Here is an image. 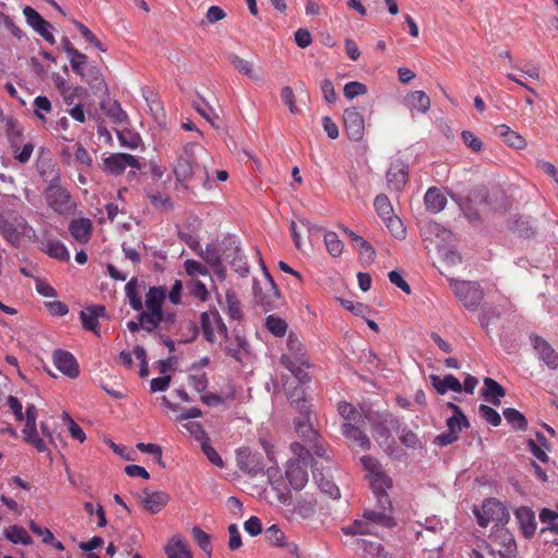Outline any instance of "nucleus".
Here are the masks:
<instances>
[{"label": "nucleus", "mask_w": 558, "mask_h": 558, "mask_svg": "<svg viewBox=\"0 0 558 558\" xmlns=\"http://www.w3.org/2000/svg\"><path fill=\"white\" fill-rule=\"evenodd\" d=\"M280 364L289 369L300 384L311 381V376L306 368H310L312 363L302 341L296 335L290 333L288 336L287 352L281 354Z\"/></svg>", "instance_id": "f257e3e1"}, {"label": "nucleus", "mask_w": 558, "mask_h": 558, "mask_svg": "<svg viewBox=\"0 0 558 558\" xmlns=\"http://www.w3.org/2000/svg\"><path fill=\"white\" fill-rule=\"evenodd\" d=\"M396 524L392 514L385 510H365L362 519L355 520L341 530L345 535H373L377 534L378 526L391 529Z\"/></svg>", "instance_id": "f03ea898"}, {"label": "nucleus", "mask_w": 558, "mask_h": 558, "mask_svg": "<svg viewBox=\"0 0 558 558\" xmlns=\"http://www.w3.org/2000/svg\"><path fill=\"white\" fill-rule=\"evenodd\" d=\"M44 196L48 207L59 215H69L76 207L71 193L61 185L59 170H52L48 186L44 191Z\"/></svg>", "instance_id": "7ed1b4c3"}, {"label": "nucleus", "mask_w": 558, "mask_h": 558, "mask_svg": "<svg viewBox=\"0 0 558 558\" xmlns=\"http://www.w3.org/2000/svg\"><path fill=\"white\" fill-rule=\"evenodd\" d=\"M167 295L165 287H151L145 295L146 310L140 314L142 329L151 332L163 320L162 304Z\"/></svg>", "instance_id": "20e7f679"}, {"label": "nucleus", "mask_w": 558, "mask_h": 558, "mask_svg": "<svg viewBox=\"0 0 558 558\" xmlns=\"http://www.w3.org/2000/svg\"><path fill=\"white\" fill-rule=\"evenodd\" d=\"M482 546L488 556L513 557L517 551V544L513 535L504 526L496 527L487 541H482Z\"/></svg>", "instance_id": "39448f33"}, {"label": "nucleus", "mask_w": 558, "mask_h": 558, "mask_svg": "<svg viewBox=\"0 0 558 558\" xmlns=\"http://www.w3.org/2000/svg\"><path fill=\"white\" fill-rule=\"evenodd\" d=\"M259 262L264 272V282L262 286L259 281L254 280L253 293L256 302L259 303L264 310L268 312L278 307L280 293L260 257Z\"/></svg>", "instance_id": "423d86ee"}, {"label": "nucleus", "mask_w": 558, "mask_h": 558, "mask_svg": "<svg viewBox=\"0 0 558 558\" xmlns=\"http://www.w3.org/2000/svg\"><path fill=\"white\" fill-rule=\"evenodd\" d=\"M449 286L463 306L470 311H475L484 298L477 282L449 279Z\"/></svg>", "instance_id": "0eeeda50"}, {"label": "nucleus", "mask_w": 558, "mask_h": 558, "mask_svg": "<svg viewBox=\"0 0 558 558\" xmlns=\"http://www.w3.org/2000/svg\"><path fill=\"white\" fill-rule=\"evenodd\" d=\"M194 150L195 144L187 143L177 156L173 173L177 181L181 184L189 182L193 178L195 170L198 168Z\"/></svg>", "instance_id": "6e6552de"}, {"label": "nucleus", "mask_w": 558, "mask_h": 558, "mask_svg": "<svg viewBox=\"0 0 558 558\" xmlns=\"http://www.w3.org/2000/svg\"><path fill=\"white\" fill-rule=\"evenodd\" d=\"M477 522L481 526H487L490 522H495L496 527L508 522L509 512L505 506L497 499H486L482 509L475 512Z\"/></svg>", "instance_id": "1a4fd4ad"}, {"label": "nucleus", "mask_w": 558, "mask_h": 558, "mask_svg": "<svg viewBox=\"0 0 558 558\" xmlns=\"http://www.w3.org/2000/svg\"><path fill=\"white\" fill-rule=\"evenodd\" d=\"M201 326L204 337L211 343L216 341V335L228 338V328L217 311L204 312L201 315Z\"/></svg>", "instance_id": "9d476101"}, {"label": "nucleus", "mask_w": 558, "mask_h": 558, "mask_svg": "<svg viewBox=\"0 0 558 558\" xmlns=\"http://www.w3.org/2000/svg\"><path fill=\"white\" fill-rule=\"evenodd\" d=\"M530 342L538 359L549 368L558 369V352L543 337L532 333Z\"/></svg>", "instance_id": "9b49d317"}, {"label": "nucleus", "mask_w": 558, "mask_h": 558, "mask_svg": "<svg viewBox=\"0 0 558 558\" xmlns=\"http://www.w3.org/2000/svg\"><path fill=\"white\" fill-rule=\"evenodd\" d=\"M128 167L141 169V165L135 156L118 153L104 159V171L112 175H121Z\"/></svg>", "instance_id": "f8f14e48"}, {"label": "nucleus", "mask_w": 558, "mask_h": 558, "mask_svg": "<svg viewBox=\"0 0 558 558\" xmlns=\"http://www.w3.org/2000/svg\"><path fill=\"white\" fill-rule=\"evenodd\" d=\"M26 220L23 217L15 216L12 219L4 215H0V233L2 238L17 247L22 240L20 229H24Z\"/></svg>", "instance_id": "ddd939ff"}, {"label": "nucleus", "mask_w": 558, "mask_h": 558, "mask_svg": "<svg viewBox=\"0 0 558 558\" xmlns=\"http://www.w3.org/2000/svg\"><path fill=\"white\" fill-rule=\"evenodd\" d=\"M343 125L350 140L355 142L362 140L365 130L364 117L356 108L352 107L344 110Z\"/></svg>", "instance_id": "4468645a"}, {"label": "nucleus", "mask_w": 558, "mask_h": 558, "mask_svg": "<svg viewBox=\"0 0 558 558\" xmlns=\"http://www.w3.org/2000/svg\"><path fill=\"white\" fill-rule=\"evenodd\" d=\"M308 461L304 460H290L287 463L286 477L293 489L301 490L308 482Z\"/></svg>", "instance_id": "2eb2a0df"}, {"label": "nucleus", "mask_w": 558, "mask_h": 558, "mask_svg": "<svg viewBox=\"0 0 558 558\" xmlns=\"http://www.w3.org/2000/svg\"><path fill=\"white\" fill-rule=\"evenodd\" d=\"M39 250L49 257L59 262H69L70 252L66 246L57 238L48 232H44L39 239Z\"/></svg>", "instance_id": "dca6fc26"}, {"label": "nucleus", "mask_w": 558, "mask_h": 558, "mask_svg": "<svg viewBox=\"0 0 558 558\" xmlns=\"http://www.w3.org/2000/svg\"><path fill=\"white\" fill-rule=\"evenodd\" d=\"M223 254L235 272L241 277L247 276L250 267L236 241L230 239L225 243Z\"/></svg>", "instance_id": "f3484780"}, {"label": "nucleus", "mask_w": 558, "mask_h": 558, "mask_svg": "<svg viewBox=\"0 0 558 558\" xmlns=\"http://www.w3.org/2000/svg\"><path fill=\"white\" fill-rule=\"evenodd\" d=\"M23 14L27 24L45 40H47L50 45L56 43L54 37L50 32V28L52 27L51 24L47 22L35 9L32 7H25L23 9Z\"/></svg>", "instance_id": "a211bd4d"}, {"label": "nucleus", "mask_w": 558, "mask_h": 558, "mask_svg": "<svg viewBox=\"0 0 558 558\" xmlns=\"http://www.w3.org/2000/svg\"><path fill=\"white\" fill-rule=\"evenodd\" d=\"M197 254L213 269L220 280L226 279L227 269L222 263L218 245L214 243L207 244L206 247L204 250L201 248Z\"/></svg>", "instance_id": "6ab92c4d"}, {"label": "nucleus", "mask_w": 558, "mask_h": 558, "mask_svg": "<svg viewBox=\"0 0 558 558\" xmlns=\"http://www.w3.org/2000/svg\"><path fill=\"white\" fill-rule=\"evenodd\" d=\"M236 463L242 471L251 475H257L264 470L262 457L246 447L236 451Z\"/></svg>", "instance_id": "aec40b11"}, {"label": "nucleus", "mask_w": 558, "mask_h": 558, "mask_svg": "<svg viewBox=\"0 0 558 558\" xmlns=\"http://www.w3.org/2000/svg\"><path fill=\"white\" fill-rule=\"evenodd\" d=\"M53 365L65 376L76 378L80 375V366L74 355L64 350H54L52 354Z\"/></svg>", "instance_id": "412c9836"}, {"label": "nucleus", "mask_w": 558, "mask_h": 558, "mask_svg": "<svg viewBox=\"0 0 558 558\" xmlns=\"http://www.w3.org/2000/svg\"><path fill=\"white\" fill-rule=\"evenodd\" d=\"M364 427L365 423L356 424L354 422H344L341 425V433L348 440L354 444L355 447H359L362 450H368L371 448V440L364 433Z\"/></svg>", "instance_id": "4be33fe9"}, {"label": "nucleus", "mask_w": 558, "mask_h": 558, "mask_svg": "<svg viewBox=\"0 0 558 558\" xmlns=\"http://www.w3.org/2000/svg\"><path fill=\"white\" fill-rule=\"evenodd\" d=\"M69 232L71 236L81 244H86L92 236L93 222L88 218H77L69 223Z\"/></svg>", "instance_id": "5701e85b"}, {"label": "nucleus", "mask_w": 558, "mask_h": 558, "mask_svg": "<svg viewBox=\"0 0 558 558\" xmlns=\"http://www.w3.org/2000/svg\"><path fill=\"white\" fill-rule=\"evenodd\" d=\"M408 182V167L401 161H395L387 171L389 189L400 191Z\"/></svg>", "instance_id": "b1692460"}, {"label": "nucleus", "mask_w": 558, "mask_h": 558, "mask_svg": "<svg viewBox=\"0 0 558 558\" xmlns=\"http://www.w3.org/2000/svg\"><path fill=\"white\" fill-rule=\"evenodd\" d=\"M144 494L142 505L153 514L160 512L170 500V496L165 492H145Z\"/></svg>", "instance_id": "393cba45"}, {"label": "nucleus", "mask_w": 558, "mask_h": 558, "mask_svg": "<svg viewBox=\"0 0 558 558\" xmlns=\"http://www.w3.org/2000/svg\"><path fill=\"white\" fill-rule=\"evenodd\" d=\"M104 305H93L81 312L82 324L85 329L98 333V318L105 316Z\"/></svg>", "instance_id": "a878e982"}, {"label": "nucleus", "mask_w": 558, "mask_h": 558, "mask_svg": "<svg viewBox=\"0 0 558 558\" xmlns=\"http://www.w3.org/2000/svg\"><path fill=\"white\" fill-rule=\"evenodd\" d=\"M429 380L439 395H445L449 390L454 392L462 391V384L456 376L451 374L446 375L444 378L433 374L429 375Z\"/></svg>", "instance_id": "bb28decb"}, {"label": "nucleus", "mask_w": 558, "mask_h": 558, "mask_svg": "<svg viewBox=\"0 0 558 558\" xmlns=\"http://www.w3.org/2000/svg\"><path fill=\"white\" fill-rule=\"evenodd\" d=\"M499 137L504 141L505 144L514 148V149H523L526 147L527 143L525 138L513 131L506 124H500L496 128Z\"/></svg>", "instance_id": "cd10ccee"}, {"label": "nucleus", "mask_w": 558, "mask_h": 558, "mask_svg": "<svg viewBox=\"0 0 558 558\" xmlns=\"http://www.w3.org/2000/svg\"><path fill=\"white\" fill-rule=\"evenodd\" d=\"M424 202L427 210L437 214L445 208L447 198L437 187H429L425 193Z\"/></svg>", "instance_id": "c85d7f7f"}, {"label": "nucleus", "mask_w": 558, "mask_h": 558, "mask_svg": "<svg viewBox=\"0 0 558 558\" xmlns=\"http://www.w3.org/2000/svg\"><path fill=\"white\" fill-rule=\"evenodd\" d=\"M484 386L485 390L483 391V397L494 405L499 407L500 398L506 396L505 388L495 379L489 377L484 378Z\"/></svg>", "instance_id": "c756f323"}, {"label": "nucleus", "mask_w": 558, "mask_h": 558, "mask_svg": "<svg viewBox=\"0 0 558 558\" xmlns=\"http://www.w3.org/2000/svg\"><path fill=\"white\" fill-rule=\"evenodd\" d=\"M95 92H106L107 85L98 66L89 65L81 77Z\"/></svg>", "instance_id": "7c9ffc66"}, {"label": "nucleus", "mask_w": 558, "mask_h": 558, "mask_svg": "<svg viewBox=\"0 0 558 558\" xmlns=\"http://www.w3.org/2000/svg\"><path fill=\"white\" fill-rule=\"evenodd\" d=\"M313 477L316 484L318 485L319 489L328 495L329 497L337 499L340 497V489L338 486L333 483V481L330 478V476L325 475L323 472H319L317 470L313 471Z\"/></svg>", "instance_id": "2f4dec72"}, {"label": "nucleus", "mask_w": 558, "mask_h": 558, "mask_svg": "<svg viewBox=\"0 0 558 558\" xmlns=\"http://www.w3.org/2000/svg\"><path fill=\"white\" fill-rule=\"evenodd\" d=\"M72 149L73 161L76 163L78 171H89L93 168L94 159L88 150L80 142H76Z\"/></svg>", "instance_id": "473e14b6"}, {"label": "nucleus", "mask_w": 558, "mask_h": 558, "mask_svg": "<svg viewBox=\"0 0 558 558\" xmlns=\"http://www.w3.org/2000/svg\"><path fill=\"white\" fill-rule=\"evenodd\" d=\"M515 515L520 522L523 534L526 537L532 536L536 530V521L533 511L526 507H521L515 511Z\"/></svg>", "instance_id": "72a5a7b5"}, {"label": "nucleus", "mask_w": 558, "mask_h": 558, "mask_svg": "<svg viewBox=\"0 0 558 558\" xmlns=\"http://www.w3.org/2000/svg\"><path fill=\"white\" fill-rule=\"evenodd\" d=\"M277 474H278V470H276L274 468H269L267 470L268 481H269L272 489H275L277 492L278 501L284 506H288L290 502V499H291V494L286 487H282V483H281L280 478L277 477Z\"/></svg>", "instance_id": "f704fd0d"}, {"label": "nucleus", "mask_w": 558, "mask_h": 558, "mask_svg": "<svg viewBox=\"0 0 558 558\" xmlns=\"http://www.w3.org/2000/svg\"><path fill=\"white\" fill-rule=\"evenodd\" d=\"M168 558H192L186 544L181 537H172L165 547Z\"/></svg>", "instance_id": "c9c22d12"}, {"label": "nucleus", "mask_w": 558, "mask_h": 558, "mask_svg": "<svg viewBox=\"0 0 558 558\" xmlns=\"http://www.w3.org/2000/svg\"><path fill=\"white\" fill-rule=\"evenodd\" d=\"M337 410L345 422L364 424L368 418L366 415H363L361 412H359L354 405L345 401L339 402L337 405Z\"/></svg>", "instance_id": "e433bc0d"}, {"label": "nucleus", "mask_w": 558, "mask_h": 558, "mask_svg": "<svg viewBox=\"0 0 558 558\" xmlns=\"http://www.w3.org/2000/svg\"><path fill=\"white\" fill-rule=\"evenodd\" d=\"M407 104L411 109L426 113L430 107V99L425 92L415 90L408 94Z\"/></svg>", "instance_id": "4c0bfd02"}, {"label": "nucleus", "mask_w": 558, "mask_h": 558, "mask_svg": "<svg viewBox=\"0 0 558 558\" xmlns=\"http://www.w3.org/2000/svg\"><path fill=\"white\" fill-rule=\"evenodd\" d=\"M229 62L234 66L235 70H238L243 75L250 77L253 81L258 80V74L253 69V65L250 61L244 60L243 58L239 57L235 53H230L228 56Z\"/></svg>", "instance_id": "58836bf2"}, {"label": "nucleus", "mask_w": 558, "mask_h": 558, "mask_svg": "<svg viewBox=\"0 0 558 558\" xmlns=\"http://www.w3.org/2000/svg\"><path fill=\"white\" fill-rule=\"evenodd\" d=\"M341 230L344 234H347L352 242H354L360 250V253L367 257L368 259H373L375 256V251L373 246L364 240L362 236L356 234L354 231L350 230L347 227H341Z\"/></svg>", "instance_id": "ea45409f"}, {"label": "nucleus", "mask_w": 558, "mask_h": 558, "mask_svg": "<svg viewBox=\"0 0 558 558\" xmlns=\"http://www.w3.org/2000/svg\"><path fill=\"white\" fill-rule=\"evenodd\" d=\"M226 311L229 317L233 320H240L242 318V306L241 302L233 290L226 292Z\"/></svg>", "instance_id": "a19ab883"}, {"label": "nucleus", "mask_w": 558, "mask_h": 558, "mask_svg": "<svg viewBox=\"0 0 558 558\" xmlns=\"http://www.w3.org/2000/svg\"><path fill=\"white\" fill-rule=\"evenodd\" d=\"M4 536L13 544L31 545L33 543L26 530L19 525H11L5 529Z\"/></svg>", "instance_id": "79ce46f5"}, {"label": "nucleus", "mask_w": 558, "mask_h": 558, "mask_svg": "<svg viewBox=\"0 0 558 558\" xmlns=\"http://www.w3.org/2000/svg\"><path fill=\"white\" fill-rule=\"evenodd\" d=\"M368 480L374 494H378L379 492H386L388 488L392 486L391 478L387 474H385L383 470L376 472L373 475H369Z\"/></svg>", "instance_id": "37998d69"}, {"label": "nucleus", "mask_w": 558, "mask_h": 558, "mask_svg": "<svg viewBox=\"0 0 558 558\" xmlns=\"http://www.w3.org/2000/svg\"><path fill=\"white\" fill-rule=\"evenodd\" d=\"M137 278L133 277L129 280V282L125 284V294L129 299L130 305L135 311H142L143 310V302L142 298L137 293Z\"/></svg>", "instance_id": "c03bdc74"}, {"label": "nucleus", "mask_w": 558, "mask_h": 558, "mask_svg": "<svg viewBox=\"0 0 558 558\" xmlns=\"http://www.w3.org/2000/svg\"><path fill=\"white\" fill-rule=\"evenodd\" d=\"M326 250L332 257H339L343 252V243L338 234L333 231H328L324 235Z\"/></svg>", "instance_id": "a18cd8bd"}, {"label": "nucleus", "mask_w": 558, "mask_h": 558, "mask_svg": "<svg viewBox=\"0 0 558 558\" xmlns=\"http://www.w3.org/2000/svg\"><path fill=\"white\" fill-rule=\"evenodd\" d=\"M504 416L506 421L515 429L525 430L527 427V421L525 416L513 408H507L504 410Z\"/></svg>", "instance_id": "49530a36"}, {"label": "nucleus", "mask_w": 558, "mask_h": 558, "mask_svg": "<svg viewBox=\"0 0 558 558\" xmlns=\"http://www.w3.org/2000/svg\"><path fill=\"white\" fill-rule=\"evenodd\" d=\"M265 537L269 545L274 547L283 548L287 542L286 534L281 531V529L277 524H272L265 531Z\"/></svg>", "instance_id": "de8ad7c7"}, {"label": "nucleus", "mask_w": 558, "mask_h": 558, "mask_svg": "<svg viewBox=\"0 0 558 558\" xmlns=\"http://www.w3.org/2000/svg\"><path fill=\"white\" fill-rule=\"evenodd\" d=\"M536 436H537V440L539 444H537L533 439H530L527 441L529 450L539 461L547 462L548 456H547L545 449L543 448V446H546L547 440H546L545 436L542 435L541 433H537Z\"/></svg>", "instance_id": "09e8293b"}, {"label": "nucleus", "mask_w": 558, "mask_h": 558, "mask_svg": "<svg viewBox=\"0 0 558 558\" xmlns=\"http://www.w3.org/2000/svg\"><path fill=\"white\" fill-rule=\"evenodd\" d=\"M247 342L244 337L236 335L232 341H230L227 347V353L232 356L236 361L242 360V352L245 350Z\"/></svg>", "instance_id": "8fccbe9b"}, {"label": "nucleus", "mask_w": 558, "mask_h": 558, "mask_svg": "<svg viewBox=\"0 0 558 558\" xmlns=\"http://www.w3.org/2000/svg\"><path fill=\"white\" fill-rule=\"evenodd\" d=\"M266 327L274 336L282 337L287 332L288 324L280 317L269 315L266 318Z\"/></svg>", "instance_id": "3c124183"}, {"label": "nucleus", "mask_w": 558, "mask_h": 558, "mask_svg": "<svg viewBox=\"0 0 558 558\" xmlns=\"http://www.w3.org/2000/svg\"><path fill=\"white\" fill-rule=\"evenodd\" d=\"M374 207L383 220L393 215L391 203L385 194H379L376 196L374 201Z\"/></svg>", "instance_id": "603ef678"}, {"label": "nucleus", "mask_w": 558, "mask_h": 558, "mask_svg": "<svg viewBox=\"0 0 558 558\" xmlns=\"http://www.w3.org/2000/svg\"><path fill=\"white\" fill-rule=\"evenodd\" d=\"M192 536L204 553L208 555L211 553L213 547L209 534L204 532L201 527L194 526L192 529Z\"/></svg>", "instance_id": "864d4df0"}, {"label": "nucleus", "mask_w": 558, "mask_h": 558, "mask_svg": "<svg viewBox=\"0 0 558 558\" xmlns=\"http://www.w3.org/2000/svg\"><path fill=\"white\" fill-rule=\"evenodd\" d=\"M384 222L396 239L402 240L405 238V228L399 217L392 215L385 219Z\"/></svg>", "instance_id": "5fc2aeb1"}, {"label": "nucleus", "mask_w": 558, "mask_h": 558, "mask_svg": "<svg viewBox=\"0 0 558 558\" xmlns=\"http://www.w3.org/2000/svg\"><path fill=\"white\" fill-rule=\"evenodd\" d=\"M367 93V87L361 82H349L343 87V95L347 99L352 100L357 96H363Z\"/></svg>", "instance_id": "6e6d98bb"}, {"label": "nucleus", "mask_w": 558, "mask_h": 558, "mask_svg": "<svg viewBox=\"0 0 558 558\" xmlns=\"http://www.w3.org/2000/svg\"><path fill=\"white\" fill-rule=\"evenodd\" d=\"M461 138L463 144L473 153H480L483 149V142L471 131H462Z\"/></svg>", "instance_id": "4d7b16f0"}, {"label": "nucleus", "mask_w": 558, "mask_h": 558, "mask_svg": "<svg viewBox=\"0 0 558 558\" xmlns=\"http://www.w3.org/2000/svg\"><path fill=\"white\" fill-rule=\"evenodd\" d=\"M184 270L190 277L208 276L209 271L205 265L194 259L184 262Z\"/></svg>", "instance_id": "13d9d810"}, {"label": "nucleus", "mask_w": 558, "mask_h": 558, "mask_svg": "<svg viewBox=\"0 0 558 558\" xmlns=\"http://www.w3.org/2000/svg\"><path fill=\"white\" fill-rule=\"evenodd\" d=\"M469 422L464 414L452 415L447 420V429L459 437L463 427H468Z\"/></svg>", "instance_id": "bf43d9fd"}, {"label": "nucleus", "mask_w": 558, "mask_h": 558, "mask_svg": "<svg viewBox=\"0 0 558 558\" xmlns=\"http://www.w3.org/2000/svg\"><path fill=\"white\" fill-rule=\"evenodd\" d=\"M106 114L116 123H122L126 120V113L122 110L118 101H113L108 108L102 107Z\"/></svg>", "instance_id": "052dcab7"}, {"label": "nucleus", "mask_w": 558, "mask_h": 558, "mask_svg": "<svg viewBox=\"0 0 558 558\" xmlns=\"http://www.w3.org/2000/svg\"><path fill=\"white\" fill-rule=\"evenodd\" d=\"M316 510L315 504L307 500H300L296 505L293 507V512L301 517L302 519H308L311 518Z\"/></svg>", "instance_id": "680f3d73"}, {"label": "nucleus", "mask_w": 558, "mask_h": 558, "mask_svg": "<svg viewBox=\"0 0 558 558\" xmlns=\"http://www.w3.org/2000/svg\"><path fill=\"white\" fill-rule=\"evenodd\" d=\"M478 412H480L481 416L486 422L492 424L493 426L500 425L501 417H500L499 413L495 409H493L492 407H488L486 404H481L480 408H478Z\"/></svg>", "instance_id": "e2e57ef3"}, {"label": "nucleus", "mask_w": 558, "mask_h": 558, "mask_svg": "<svg viewBox=\"0 0 558 558\" xmlns=\"http://www.w3.org/2000/svg\"><path fill=\"white\" fill-rule=\"evenodd\" d=\"M182 428L189 432L196 440L203 441L208 440L207 433L204 430L203 426L197 422H185L182 423Z\"/></svg>", "instance_id": "0e129e2a"}, {"label": "nucleus", "mask_w": 558, "mask_h": 558, "mask_svg": "<svg viewBox=\"0 0 558 558\" xmlns=\"http://www.w3.org/2000/svg\"><path fill=\"white\" fill-rule=\"evenodd\" d=\"M295 429L299 435L310 440H314L316 437V432L313 429L306 417H303L295 422Z\"/></svg>", "instance_id": "69168bd1"}, {"label": "nucleus", "mask_w": 558, "mask_h": 558, "mask_svg": "<svg viewBox=\"0 0 558 558\" xmlns=\"http://www.w3.org/2000/svg\"><path fill=\"white\" fill-rule=\"evenodd\" d=\"M372 434L374 439L380 445L386 444L390 437V430L386 425L380 422H376L372 426Z\"/></svg>", "instance_id": "338daca9"}, {"label": "nucleus", "mask_w": 558, "mask_h": 558, "mask_svg": "<svg viewBox=\"0 0 558 558\" xmlns=\"http://www.w3.org/2000/svg\"><path fill=\"white\" fill-rule=\"evenodd\" d=\"M539 518L543 523L547 524L548 530L558 533V513L548 509H543Z\"/></svg>", "instance_id": "774afa93"}]
</instances>
